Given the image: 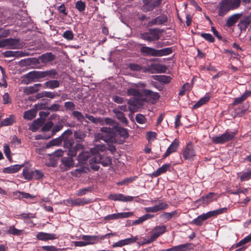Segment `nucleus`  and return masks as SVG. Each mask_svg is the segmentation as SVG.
I'll list each match as a JSON object with an SVG mask.
<instances>
[{
  "mask_svg": "<svg viewBox=\"0 0 251 251\" xmlns=\"http://www.w3.org/2000/svg\"><path fill=\"white\" fill-rule=\"evenodd\" d=\"M132 86L138 88L139 91H141V90L145 89L144 88L146 86V84L142 82H138L137 83H133Z\"/></svg>",
  "mask_w": 251,
  "mask_h": 251,
  "instance_id": "obj_58",
  "label": "nucleus"
},
{
  "mask_svg": "<svg viewBox=\"0 0 251 251\" xmlns=\"http://www.w3.org/2000/svg\"><path fill=\"white\" fill-rule=\"evenodd\" d=\"M32 179H39L42 178L44 174L42 171L38 170L32 171Z\"/></svg>",
  "mask_w": 251,
  "mask_h": 251,
  "instance_id": "obj_43",
  "label": "nucleus"
},
{
  "mask_svg": "<svg viewBox=\"0 0 251 251\" xmlns=\"http://www.w3.org/2000/svg\"><path fill=\"white\" fill-rule=\"evenodd\" d=\"M42 249L47 251H57L58 249L53 246H45L42 247Z\"/></svg>",
  "mask_w": 251,
  "mask_h": 251,
  "instance_id": "obj_64",
  "label": "nucleus"
},
{
  "mask_svg": "<svg viewBox=\"0 0 251 251\" xmlns=\"http://www.w3.org/2000/svg\"><path fill=\"white\" fill-rule=\"evenodd\" d=\"M72 135V132L71 130H67L64 132L62 135V139L64 141V146L66 148H70L72 147L74 143V140L70 137Z\"/></svg>",
  "mask_w": 251,
  "mask_h": 251,
  "instance_id": "obj_11",
  "label": "nucleus"
},
{
  "mask_svg": "<svg viewBox=\"0 0 251 251\" xmlns=\"http://www.w3.org/2000/svg\"><path fill=\"white\" fill-rule=\"evenodd\" d=\"M53 125V123L51 121L48 122L43 127V130L44 131H48L52 127Z\"/></svg>",
  "mask_w": 251,
  "mask_h": 251,
  "instance_id": "obj_63",
  "label": "nucleus"
},
{
  "mask_svg": "<svg viewBox=\"0 0 251 251\" xmlns=\"http://www.w3.org/2000/svg\"><path fill=\"white\" fill-rule=\"evenodd\" d=\"M168 207V205L165 202H160L153 206L145 208L146 212H156L160 210H164Z\"/></svg>",
  "mask_w": 251,
  "mask_h": 251,
  "instance_id": "obj_16",
  "label": "nucleus"
},
{
  "mask_svg": "<svg viewBox=\"0 0 251 251\" xmlns=\"http://www.w3.org/2000/svg\"><path fill=\"white\" fill-rule=\"evenodd\" d=\"M108 198L113 201H131L133 200V197L125 196L122 194H112L109 195Z\"/></svg>",
  "mask_w": 251,
  "mask_h": 251,
  "instance_id": "obj_13",
  "label": "nucleus"
},
{
  "mask_svg": "<svg viewBox=\"0 0 251 251\" xmlns=\"http://www.w3.org/2000/svg\"><path fill=\"white\" fill-rule=\"evenodd\" d=\"M15 122L14 117L13 116H10L8 118H7L4 120V121L1 123V126H8L12 125Z\"/></svg>",
  "mask_w": 251,
  "mask_h": 251,
  "instance_id": "obj_45",
  "label": "nucleus"
},
{
  "mask_svg": "<svg viewBox=\"0 0 251 251\" xmlns=\"http://www.w3.org/2000/svg\"><path fill=\"white\" fill-rule=\"evenodd\" d=\"M92 202L90 199H87L85 198H77L75 199H68L67 200V202L71 204L72 206H80L83 205L85 204H89Z\"/></svg>",
  "mask_w": 251,
  "mask_h": 251,
  "instance_id": "obj_14",
  "label": "nucleus"
},
{
  "mask_svg": "<svg viewBox=\"0 0 251 251\" xmlns=\"http://www.w3.org/2000/svg\"><path fill=\"white\" fill-rule=\"evenodd\" d=\"M82 238L84 240L86 245H87L94 244L97 237L95 236L83 235Z\"/></svg>",
  "mask_w": 251,
  "mask_h": 251,
  "instance_id": "obj_36",
  "label": "nucleus"
},
{
  "mask_svg": "<svg viewBox=\"0 0 251 251\" xmlns=\"http://www.w3.org/2000/svg\"><path fill=\"white\" fill-rule=\"evenodd\" d=\"M250 24V18L249 17H246L240 21L239 25L241 28L246 29Z\"/></svg>",
  "mask_w": 251,
  "mask_h": 251,
  "instance_id": "obj_39",
  "label": "nucleus"
},
{
  "mask_svg": "<svg viewBox=\"0 0 251 251\" xmlns=\"http://www.w3.org/2000/svg\"><path fill=\"white\" fill-rule=\"evenodd\" d=\"M92 150H93V149H91L90 152L88 151H82L79 153L77 157V160L80 164H85L86 161L88 158H90V160L91 159L93 156Z\"/></svg>",
  "mask_w": 251,
  "mask_h": 251,
  "instance_id": "obj_15",
  "label": "nucleus"
},
{
  "mask_svg": "<svg viewBox=\"0 0 251 251\" xmlns=\"http://www.w3.org/2000/svg\"><path fill=\"white\" fill-rule=\"evenodd\" d=\"M59 85L60 83L58 80H49L44 84V87L45 88L53 89L58 88Z\"/></svg>",
  "mask_w": 251,
  "mask_h": 251,
  "instance_id": "obj_32",
  "label": "nucleus"
},
{
  "mask_svg": "<svg viewBox=\"0 0 251 251\" xmlns=\"http://www.w3.org/2000/svg\"><path fill=\"white\" fill-rule=\"evenodd\" d=\"M106 150V147L105 145L99 144L97 145L92 150L93 156L89 160V164L92 169L96 171L98 170L99 169V164H101L104 167L111 165V158L106 156H102L100 154V152L104 151Z\"/></svg>",
  "mask_w": 251,
  "mask_h": 251,
  "instance_id": "obj_1",
  "label": "nucleus"
},
{
  "mask_svg": "<svg viewBox=\"0 0 251 251\" xmlns=\"http://www.w3.org/2000/svg\"><path fill=\"white\" fill-rule=\"evenodd\" d=\"M39 98L47 97L50 99H54L57 96H59V94L57 92H52L45 91L38 94Z\"/></svg>",
  "mask_w": 251,
  "mask_h": 251,
  "instance_id": "obj_35",
  "label": "nucleus"
},
{
  "mask_svg": "<svg viewBox=\"0 0 251 251\" xmlns=\"http://www.w3.org/2000/svg\"><path fill=\"white\" fill-rule=\"evenodd\" d=\"M161 0H144L143 10L145 12L152 11L155 7L158 6Z\"/></svg>",
  "mask_w": 251,
  "mask_h": 251,
  "instance_id": "obj_10",
  "label": "nucleus"
},
{
  "mask_svg": "<svg viewBox=\"0 0 251 251\" xmlns=\"http://www.w3.org/2000/svg\"><path fill=\"white\" fill-rule=\"evenodd\" d=\"M15 194L20 198L32 199L34 198L30 194L25 192H17L15 193Z\"/></svg>",
  "mask_w": 251,
  "mask_h": 251,
  "instance_id": "obj_48",
  "label": "nucleus"
},
{
  "mask_svg": "<svg viewBox=\"0 0 251 251\" xmlns=\"http://www.w3.org/2000/svg\"><path fill=\"white\" fill-rule=\"evenodd\" d=\"M189 245L182 244L168 249L166 251H190Z\"/></svg>",
  "mask_w": 251,
  "mask_h": 251,
  "instance_id": "obj_30",
  "label": "nucleus"
},
{
  "mask_svg": "<svg viewBox=\"0 0 251 251\" xmlns=\"http://www.w3.org/2000/svg\"><path fill=\"white\" fill-rule=\"evenodd\" d=\"M251 95V91H246L241 97L235 98L233 102V105H235L241 103Z\"/></svg>",
  "mask_w": 251,
  "mask_h": 251,
  "instance_id": "obj_27",
  "label": "nucleus"
},
{
  "mask_svg": "<svg viewBox=\"0 0 251 251\" xmlns=\"http://www.w3.org/2000/svg\"><path fill=\"white\" fill-rule=\"evenodd\" d=\"M73 115L78 120H79L80 121H82L84 119V117L83 116V115L81 114V113L79 111H74L73 112Z\"/></svg>",
  "mask_w": 251,
  "mask_h": 251,
  "instance_id": "obj_56",
  "label": "nucleus"
},
{
  "mask_svg": "<svg viewBox=\"0 0 251 251\" xmlns=\"http://www.w3.org/2000/svg\"><path fill=\"white\" fill-rule=\"evenodd\" d=\"M101 133L95 135L96 140H102L107 142L113 135V130L110 127H103L101 128Z\"/></svg>",
  "mask_w": 251,
  "mask_h": 251,
  "instance_id": "obj_8",
  "label": "nucleus"
},
{
  "mask_svg": "<svg viewBox=\"0 0 251 251\" xmlns=\"http://www.w3.org/2000/svg\"><path fill=\"white\" fill-rule=\"evenodd\" d=\"M241 4V0H223L219 3V15L223 16L229 11L236 9Z\"/></svg>",
  "mask_w": 251,
  "mask_h": 251,
  "instance_id": "obj_2",
  "label": "nucleus"
},
{
  "mask_svg": "<svg viewBox=\"0 0 251 251\" xmlns=\"http://www.w3.org/2000/svg\"><path fill=\"white\" fill-rule=\"evenodd\" d=\"M127 94L129 96H133L136 97H138L141 95V93L135 88H129L127 91Z\"/></svg>",
  "mask_w": 251,
  "mask_h": 251,
  "instance_id": "obj_44",
  "label": "nucleus"
},
{
  "mask_svg": "<svg viewBox=\"0 0 251 251\" xmlns=\"http://www.w3.org/2000/svg\"><path fill=\"white\" fill-rule=\"evenodd\" d=\"M36 111L34 109H31L26 111L24 113V118L27 120H31L35 117Z\"/></svg>",
  "mask_w": 251,
  "mask_h": 251,
  "instance_id": "obj_37",
  "label": "nucleus"
},
{
  "mask_svg": "<svg viewBox=\"0 0 251 251\" xmlns=\"http://www.w3.org/2000/svg\"><path fill=\"white\" fill-rule=\"evenodd\" d=\"M119 219L118 213L112 214L111 215H107L105 217L104 219L105 220H111Z\"/></svg>",
  "mask_w": 251,
  "mask_h": 251,
  "instance_id": "obj_61",
  "label": "nucleus"
},
{
  "mask_svg": "<svg viewBox=\"0 0 251 251\" xmlns=\"http://www.w3.org/2000/svg\"><path fill=\"white\" fill-rule=\"evenodd\" d=\"M129 67L130 69L132 71H139L141 69V67H140V65H139L138 64H135V63L130 64L129 65Z\"/></svg>",
  "mask_w": 251,
  "mask_h": 251,
  "instance_id": "obj_62",
  "label": "nucleus"
},
{
  "mask_svg": "<svg viewBox=\"0 0 251 251\" xmlns=\"http://www.w3.org/2000/svg\"><path fill=\"white\" fill-rule=\"evenodd\" d=\"M201 37L209 42L213 43L214 41V38L210 33H202L201 34Z\"/></svg>",
  "mask_w": 251,
  "mask_h": 251,
  "instance_id": "obj_51",
  "label": "nucleus"
},
{
  "mask_svg": "<svg viewBox=\"0 0 251 251\" xmlns=\"http://www.w3.org/2000/svg\"><path fill=\"white\" fill-rule=\"evenodd\" d=\"M118 132L121 136L126 138L128 136L127 130L125 128L120 127L118 128Z\"/></svg>",
  "mask_w": 251,
  "mask_h": 251,
  "instance_id": "obj_57",
  "label": "nucleus"
},
{
  "mask_svg": "<svg viewBox=\"0 0 251 251\" xmlns=\"http://www.w3.org/2000/svg\"><path fill=\"white\" fill-rule=\"evenodd\" d=\"M166 231L165 226H156L152 230V234L149 239L145 241L146 244H150L156 239L160 235L164 233Z\"/></svg>",
  "mask_w": 251,
  "mask_h": 251,
  "instance_id": "obj_9",
  "label": "nucleus"
},
{
  "mask_svg": "<svg viewBox=\"0 0 251 251\" xmlns=\"http://www.w3.org/2000/svg\"><path fill=\"white\" fill-rule=\"evenodd\" d=\"M241 14H236L229 17L226 20V25L228 27L234 25L241 17Z\"/></svg>",
  "mask_w": 251,
  "mask_h": 251,
  "instance_id": "obj_26",
  "label": "nucleus"
},
{
  "mask_svg": "<svg viewBox=\"0 0 251 251\" xmlns=\"http://www.w3.org/2000/svg\"><path fill=\"white\" fill-rule=\"evenodd\" d=\"M167 20L168 18L166 15L162 14L150 20L146 25L148 27L154 25H159L166 23Z\"/></svg>",
  "mask_w": 251,
  "mask_h": 251,
  "instance_id": "obj_12",
  "label": "nucleus"
},
{
  "mask_svg": "<svg viewBox=\"0 0 251 251\" xmlns=\"http://www.w3.org/2000/svg\"><path fill=\"white\" fill-rule=\"evenodd\" d=\"M90 188H85L78 190L76 193L77 196H83L87 194L88 192H90Z\"/></svg>",
  "mask_w": 251,
  "mask_h": 251,
  "instance_id": "obj_59",
  "label": "nucleus"
},
{
  "mask_svg": "<svg viewBox=\"0 0 251 251\" xmlns=\"http://www.w3.org/2000/svg\"><path fill=\"white\" fill-rule=\"evenodd\" d=\"M82 147H83V146L82 144H77L74 148L71 147L70 148H68V154L69 156L71 157L72 158L73 156H75L77 153V151L79 149H82Z\"/></svg>",
  "mask_w": 251,
  "mask_h": 251,
  "instance_id": "obj_33",
  "label": "nucleus"
},
{
  "mask_svg": "<svg viewBox=\"0 0 251 251\" xmlns=\"http://www.w3.org/2000/svg\"><path fill=\"white\" fill-rule=\"evenodd\" d=\"M178 216V212L175 210L171 212H164L160 215V218L164 220L168 221L173 218H176Z\"/></svg>",
  "mask_w": 251,
  "mask_h": 251,
  "instance_id": "obj_22",
  "label": "nucleus"
},
{
  "mask_svg": "<svg viewBox=\"0 0 251 251\" xmlns=\"http://www.w3.org/2000/svg\"><path fill=\"white\" fill-rule=\"evenodd\" d=\"M124 246L131 245L136 242L138 240L137 236H133L131 235L130 238L122 239Z\"/></svg>",
  "mask_w": 251,
  "mask_h": 251,
  "instance_id": "obj_40",
  "label": "nucleus"
},
{
  "mask_svg": "<svg viewBox=\"0 0 251 251\" xmlns=\"http://www.w3.org/2000/svg\"><path fill=\"white\" fill-rule=\"evenodd\" d=\"M143 94L153 100H157L159 99L160 95L158 93L153 92L149 89L141 90Z\"/></svg>",
  "mask_w": 251,
  "mask_h": 251,
  "instance_id": "obj_20",
  "label": "nucleus"
},
{
  "mask_svg": "<svg viewBox=\"0 0 251 251\" xmlns=\"http://www.w3.org/2000/svg\"><path fill=\"white\" fill-rule=\"evenodd\" d=\"M75 8L79 11L82 12L85 10V3L81 0L77 1L75 3Z\"/></svg>",
  "mask_w": 251,
  "mask_h": 251,
  "instance_id": "obj_47",
  "label": "nucleus"
},
{
  "mask_svg": "<svg viewBox=\"0 0 251 251\" xmlns=\"http://www.w3.org/2000/svg\"><path fill=\"white\" fill-rule=\"evenodd\" d=\"M140 51L142 53L146 55L160 57L171 54L172 50L170 48H166L157 50L148 47H142L140 49Z\"/></svg>",
  "mask_w": 251,
  "mask_h": 251,
  "instance_id": "obj_3",
  "label": "nucleus"
},
{
  "mask_svg": "<svg viewBox=\"0 0 251 251\" xmlns=\"http://www.w3.org/2000/svg\"><path fill=\"white\" fill-rule=\"evenodd\" d=\"M136 122L140 124H145L146 122V119L142 114H137L135 117Z\"/></svg>",
  "mask_w": 251,
  "mask_h": 251,
  "instance_id": "obj_52",
  "label": "nucleus"
},
{
  "mask_svg": "<svg viewBox=\"0 0 251 251\" xmlns=\"http://www.w3.org/2000/svg\"><path fill=\"white\" fill-rule=\"evenodd\" d=\"M227 210V208L224 207L217 210L208 212L206 213H203L199 216L197 218L194 219L192 221V224H195L197 226H201L202 222L207 220V219L216 216L218 215L221 214L226 212Z\"/></svg>",
  "mask_w": 251,
  "mask_h": 251,
  "instance_id": "obj_4",
  "label": "nucleus"
},
{
  "mask_svg": "<svg viewBox=\"0 0 251 251\" xmlns=\"http://www.w3.org/2000/svg\"><path fill=\"white\" fill-rule=\"evenodd\" d=\"M55 58V56L51 52L42 54L39 57V59L43 63H47L52 61Z\"/></svg>",
  "mask_w": 251,
  "mask_h": 251,
  "instance_id": "obj_24",
  "label": "nucleus"
},
{
  "mask_svg": "<svg viewBox=\"0 0 251 251\" xmlns=\"http://www.w3.org/2000/svg\"><path fill=\"white\" fill-rule=\"evenodd\" d=\"M157 78H156L158 81L164 83H168L171 81V77L169 76L166 75H159L156 76Z\"/></svg>",
  "mask_w": 251,
  "mask_h": 251,
  "instance_id": "obj_46",
  "label": "nucleus"
},
{
  "mask_svg": "<svg viewBox=\"0 0 251 251\" xmlns=\"http://www.w3.org/2000/svg\"><path fill=\"white\" fill-rule=\"evenodd\" d=\"M22 230L16 229L13 226H11L9 227V229L7 231V232L9 234L15 235H20Z\"/></svg>",
  "mask_w": 251,
  "mask_h": 251,
  "instance_id": "obj_49",
  "label": "nucleus"
},
{
  "mask_svg": "<svg viewBox=\"0 0 251 251\" xmlns=\"http://www.w3.org/2000/svg\"><path fill=\"white\" fill-rule=\"evenodd\" d=\"M62 163L65 167V169L68 170L73 167L74 165V162L71 157H64L62 159Z\"/></svg>",
  "mask_w": 251,
  "mask_h": 251,
  "instance_id": "obj_25",
  "label": "nucleus"
},
{
  "mask_svg": "<svg viewBox=\"0 0 251 251\" xmlns=\"http://www.w3.org/2000/svg\"><path fill=\"white\" fill-rule=\"evenodd\" d=\"M23 165L16 164L3 169V172L4 173L13 174L18 172Z\"/></svg>",
  "mask_w": 251,
  "mask_h": 251,
  "instance_id": "obj_23",
  "label": "nucleus"
},
{
  "mask_svg": "<svg viewBox=\"0 0 251 251\" xmlns=\"http://www.w3.org/2000/svg\"><path fill=\"white\" fill-rule=\"evenodd\" d=\"M179 146V141L177 139H175L165 152L164 157L168 156L170 154L175 152Z\"/></svg>",
  "mask_w": 251,
  "mask_h": 251,
  "instance_id": "obj_19",
  "label": "nucleus"
},
{
  "mask_svg": "<svg viewBox=\"0 0 251 251\" xmlns=\"http://www.w3.org/2000/svg\"><path fill=\"white\" fill-rule=\"evenodd\" d=\"M182 155L187 160H193L196 156V151L192 142H189L183 149Z\"/></svg>",
  "mask_w": 251,
  "mask_h": 251,
  "instance_id": "obj_7",
  "label": "nucleus"
},
{
  "mask_svg": "<svg viewBox=\"0 0 251 251\" xmlns=\"http://www.w3.org/2000/svg\"><path fill=\"white\" fill-rule=\"evenodd\" d=\"M27 77L30 78H40L47 77L46 71H33L27 74Z\"/></svg>",
  "mask_w": 251,
  "mask_h": 251,
  "instance_id": "obj_21",
  "label": "nucleus"
},
{
  "mask_svg": "<svg viewBox=\"0 0 251 251\" xmlns=\"http://www.w3.org/2000/svg\"><path fill=\"white\" fill-rule=\"evenodd\" d=\"M23 174L25 179L28 180L32 179V171H29L26 169H24Z\"/></svg>",
  "mask_w": 251,
  "mask_h": 251,
  "instance_id": "obj_54",
  "label": "nucleus"
},
{
  "mask_svg": "<svg viewBox=\"0 0 251 251\" xmlns=\"http://www.w3.org/2000/svg\"><path fill=\"white\" fill-rule=\"evenodd\" d=\"M238 175L240 178V179L241 181H244L246 180H248L251 178V175L249 171L244 172L243 173H239Z\"/></svg>",
  "mask_w": 251,
  "mask_h": 251,
  "instance_id": "obj_42",
  "label": "nucleus"
},
{
  "mask_svg": "<svg viewBox=\"0 0 251 251\" xmlns=\"http://www.w3.org/2000/svg\"><path fill=\"white\" fill-rule=\"evenodd\" d=\"M160 31L158 28L150 29L148 31L140 34V37L147 41L152 42L159 39Z\"/></svg>",
  "mask_w": 251,
  "mask_h": 251,
  "instance_id": "obj_6",
  "label": "nucleus"
},
{
  "mask_svg": "<svg viewBox=\"0 0 251 251\" xmlns=\"http://www.w3.org/2000/svg\"><path fill=\"white\" fill-rule=\"evenodd\" d=\"M156 136L157 134L155 132L150 131L147 133V138L149 141H153Z\"/></svg>",
  "mask_w": 251,
  "mask_h": 251,
  "instance_id": "obj_55",
  "label": "nucleus"
},
{
  "mask_svg": "<svg viewBox=\"0 0 251 251\" xmlns=\"http://www.w3.org/2000/svg\"><path fill=\"white\" fill-rule=\"evenodd\" d=\"M236 133L235 132L230 131L229 130H227L225 133L220 135L212 137L211 140L215 144H224L232 140Z\"/></svg>",
  "mask_w": 251,
  "mask_h": 251,
  "instance_id": "obj_5",
  "label": "nucleus"
},
{
  "mask_svg": "<svg viewBox=\"0 0 251 251\" xmlns=\"http://www.w3.org/2000/svg\"><path fill=\"white\" fill-rule=\"evenodd\" d=\"M135 178H136V177H127L121 181L118 182L117 183V184L118 185H122L126 184L132 182L133 181H134L135 179Z\"/></svg>",
  "mask_w": 251,
  "mask_h": 251,
  "instance_id": "obj_50",
  "label": "nucleus"
},
{
  "mask_svg": "<svg viewBox=\"0 0 251 251\" xmlns=\"http://www.w3.org/2000/svg\"><path fill=\"white\" fill-rule=\"evenodd\" d=\"M3 149H4V152L7 157V158L9 159H10V153L11 151L10 150V148L8 145H4L3 146Z\"/></svg>",
  "mask_w": 251,
  "mask_h": 251,
  "instance_id": "obj_60",
  "label": "nucleus"
},
{
  "mask_svg": "<svg viewBox=\"0 0 251 251\" xmlns=\"http://www.w3.org/2000/svg\"><path fill=\"white\" fill-rule=\"evenodd\" d=\"M171 167L170 164H165L159 168L156 171L152 173V176L156 177L161 174L165 173Z\"/></svg>",
  "mask_w": 251,
  "mask_h": 251,
  "instance_id": "obj_28",
  "label": "nucleus"
},
{
  "mask_svg": "<svg viewBox=\"0 0 251 251\" xmlns=\"http://www.w3.org/2000/svg\"><path fill=\"white\" fill-rule=\"evenodd\" d=\"M63 37L68 40H71L74 38V34L71 30H67L63 33Z\"/></svg>",
  "mask_w": 251,
  "mask_h": 251,
  "instance_id": "obj_53",
  "label": "nucleus"
},
{
  "mask_svg": "<svg viewBox=\"0 0 251 251\" xmlns=\"http://www.w3.org/2000/svg\"><path fill=\"white\" fill-rule=\"evenodd\" d=\"M36 237L38 239L42 241H48L50 240H54L57 239L58 236L53 233H48L43 232H39L36 235Z\"/></svg>",
  "mask_w": 251,
  "mask_h": 251,
  "instance_id": "obj_17",
  "label": "nucleus"
},
{
  "mask_svg": "<svg viewBox=\"0 0 251 251\" xmlns=\"http://www.w3.org/2000/svg\"><path fill=\"white\" fill-rule=\"evenodd\" d=\"M113 111L118 120L126 125L127 124V120L122 112L120 111L119 109L116 108L114 109Z\"/></svg>",
  "mask_w": 251,
  "mask_h": 251,
  "instance_id": "obj_31",
  "label": "nucleus"
},
{
  "mask_svg": "<svg viewBox=\"0 0 251 251\" xmlns=\"http://www.w3.org/2000/svg\"><path fill=\"white\" fill-rule=\"evenodd\" d=\"M42 84L40 83L35 84L33 86L28 87L26 89L27 93L33 94L37 92L40 89Z\"/></svg>",
  "mask_w": 251,
  "mask_h": 251,
  "instance_id": "obj_38",
  "label": "nucleus"
},
{
  "mask_svg": "<svg viewBox=\"0 0 251 251\" xmlns=\"http://www.w3.org/2000/svg\"><path fill=\"white\" fill-rule=\"evenodd\" d=\"M216 194L214 193H209L205 196L202 197L199 200L204 204H208L217 199Z\"/></svg>",
  "mask_w": 251,
  "mask_h": 251,
  "instance_id": "obj_18",
  "label": "nucleus"
},
{
  "mask_svg": "<svg viewBox=\"0 0 251 251\" xmlns=\"http://www.w3.org/2000/svg\"><path fill=\"white\" fill-rule=\"evenodd\" d=\"M3 55L5 57H22L24 56V53L19 51H6L3 52Z\"/></svg>",
  "mask_w": 251,
  "mask_h": 251,
  "instance_id": "obj_34",
  "label": "nucleus"
},
{
  "mask_svg": "<svg viewBox=\"0 0 251 251\" xmlns=\"http://www.w3.org/2000/svg\"><path fill=\"white\" fill-rule=\"evenodd\" d=\"M19 40L13 38L7 39V48L10 49H18Z\"/></svg>",
  "mask_w": 251,
  "mask_h": 251,
  "instance_id": "obj_29",
  "label": "nucleus"
},
{
  "mask_svg": "<svg viewBox=\"0 0 251 251\" xmlns=\"http://www.w3.org/2000/svg\"><path fill=\"white\" fill-rule=\"evenodd\" d=\"M209 100L208 96H204L201 98L194 105V108H197L206 103Z\"/></svg>",
  "mask_w": 251,
  "mask_h": 251,
  "instance_id": "obj_41",
  "label": "nucleus"
}]
</instances>
